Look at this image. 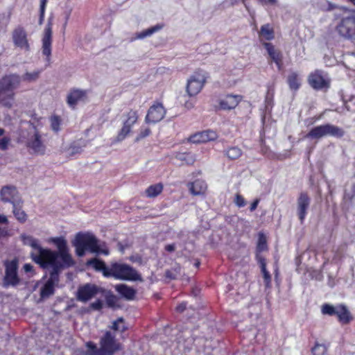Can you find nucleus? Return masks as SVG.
<instances>
[{"instance_id":"1","label":"nucleus","mask_w":355,"mask_h":355,"mask_svg":"<svg viewBox=\"0 0 355 355\" xmlns=\"http://www.w3.org/2000/svg\"><path fill=\"white\" fill-rule=\"evenodd\" d=\"M20 238L24 245H29L33 249L31 253V257L32 259L39 265L50 263L52 259L60 257V252L62 250L69 252L67 241L62 236L49 239V242L55 245L58 251L43 248L39 245L38 241L32 236L23 234L20 236Z\"/></svg>"},{"instance_id":"2","label":"nucleus","mask_w":355,"mask_h":355,"mask_svg":"<svg viewBox=\"0 0 355 355\" xmlns=\"http://www.w3.org/2000/svg\"><path fill=\"white\" fill-rule=\"evenodd\" d=\"M60 252V257L52 259L50 263L40 265L44 269L51 270L49 279L40 289V296L42 299L48 298L54 294L55 287L60 281V272L75 264L69 252H67L65 250H62Z\"/></svg>"},{"instance_id":"3","label":"nucleus","mask_w":355,"mask_h":355,"mask_svg":"<svg viewBox=\"0 0 355 355\" xmlns=\"http://www.w3.org/2000/svg\"><path fill=\"white\" fill-rule=\"evenodd\" d=\"M76 253L78 257H83L86 250L92 253L108 255L110 252L105 243H100L97 238L92 233H78L73 241Z\"/></svg>"},{"instance_id":"4","label":"nucleus","mask_w":355,"mask_h":355,"mask_svg":"<svg viewBox=\"0 0 355 355\" xmlns=\"http://www.w3.org/2000/svg\"><path fill=\"white\" fill-rule=\"evenodd\" d=\"M21 77L16 73L5 75L0 78V104L10 108L15 99L14 90L19 87Z\"/></svg>"},{"instance_id":"5","label":"nucleus","mask_w":355,"mask_h":355,"mask_svg":"<svg viewBox=\"0 0 355 355\" xmlns=\"http://www.w3.org/2000/svg\"><path fill=\"white\" fill-rule=\"evenodd\" d=\"M99 345L100 347L98 348L94 343H87V350L85 355H113L121 348V344L116 340L115 336L110 331H107L101 337Z\"/></svg>"},{"instance_id":"6","label":"nucleus","mask_w":355,"mask_h":355,"mask_svg":"<svg viewBox=\"0 0 355 355\" xmlns=\"http://www.w3.org/2000/svg\"><path fill=\"white\" fill-rule=\"evenodd\" d=\"M105 277H113L115 279L127 281H144L141 275L132 266L125 264L113 263L110 266V272L105 274Z\"/></svg>"},{"instance_id":"7","label":"nucleus","mask_w":355,"mask_h":355,"mask_svg":"<svg viewBox=\"0 0 355 355\" xmlns=\"http://www.w3.org/2000/svg\"><path fill=\"white\" fill-rule=\"evenodd\" d=\"M336 31L340 37L355 41V11L347 14L339 20Z\"/></svg>"},{"instance_id":"8","label":"nucleus","mask_w":355,"mask_h":355,"mask_svg":"<svg viewBox=\"0 0 355 355\" xmlns=\"http://www.w3.org/2000/svg\"><path fill=\"white\" fill-rule=\"evenodd\" d=\"M344 133L345 132L342 128L330 123H327L314 127L305 137L315 139H319L326 136L342 137Z\"/></svg>"},{"instance_id":"9","label":"nucleus","mask_w":355,"mask_h":355,"mask_svg":"<svg viewBox=\"0 0 355 355\" xmlns=\"http://www.w3.org/2000/svg\"><path fill=\"white\" fill-rule=\"evenodd\" d=\"M321 311L324 315H336L338 317V321L343 324L349 323L353 319L349 309L343 304L334 306L331 304H324L322 306Z\"/></svg>"},{"instance_id":"10","label":"nucleus","mask_w":355,"mask_h":355,"mask_svg":"<svg viewBox=\"0 0 355 355\" xmlns=\"http://www.w3.org/2000/svg\"><path fill=\"white\" fill-rule=\"evenodd\" d=\"M28 152L32 155H43L46 152V146L42 140V136L34 128V131L30 133L26 143Z\"/></svg>"},{"instance_id":"11","label":"nucleus","mask_w":355,"mask_h":355,"mask_svg":"<svg viewBox=\"0 0 355 355\" xmlns=\"http://www.w3.org/2000/svg\"><path fill=\"white\" fill-rule=\"evenodd\" d=\"M138 114L136 111L130 110L125 115L121 129L118 132L114 142L123 141L131 131L132 125L137 121Z\"/></svg>"},{"instance_id":"12","label":"nucleus","mask_w":355,"mask_h":355,"mask_svg":"<svg viewBox=\"0 0 355 355\" xmlns=\"http://www.w3.org/2000/svg\"><path fill=\"white\" fill-rule=\"evenodd\" d=\"M6 275L3 279L5 286H17L19 282L17 275V261L16 259L5 263Z\"/></svg>"},{"instance_id":"13","label":"nucleus","mask_w":355,"mask_h":355,"mask_svg":"<svg viewBox=\"0 0 355 355\" xmlns=\"http://www.w3.org/2000/svg\"><path fill=\"white\" fill-rule=\"evenodd\" d=\"M205 82V78L200 73L191 76L187 80L186 92L189 96L197 95L202 89Z\"/></svg>"},{"instance_id":"14","label":"nucleus","mask_w":355,"mask_h":355,"mask_svg":"<svg viewBox=\"0 0 355 355\" xmlns=\"http://www.w3.org/2000/svg\"><path fill=\"white\" fill-rule=\"evenodd\" d=\"M12 38L15 46L29 51L30 45L27 38V33L25 29L19 26L16 27L12 33Z\"/></svg>"},{"instance_id":"15","label":"nucleus","mask_w":355,"mask_h":355,"mask_svg":"<svg viewBox=\"0 0 355 355\" xmlns=\"http://www.w3.org/2000/svg\"><path fill=\"white\" fill-rule=\"evenodd\" d=\"M100 291L101 288L97 286L86 284L78 288L76 296L77 300L82 302H87L99 293Z\"/></svg>"},{"instance_id":"16","label":"nucleus","mask_w":355,"mask_h":355,"mask_svg":"<svg viewBox=\"0 0 355 355\" xmlns=\"http://www.w3.org/2000/svg\"><path fill=\"white\" fill-rule=\"evenodd\" d=\"M0 199L3 202L12 205L21 200L17 188L12 185L3 186L0 190Z\"/></svg>"},{"instance_id":"17","label":"nucleus","mask_w":355,"mask_h":355,"mask_svg":"<svg viewBox=\"0 0 355 355\" xmlns=\"http://www.w3.org/2000/svg\"><path fill=\"white\" fill-rule=\"evenodd\" d=\"M166 114V110L159 103L153 104L148 110L146 117L147 123H155L160 121Z\"/></svg>"},{"instance_id":"18","label":"nucleus","mask_w":355,"mask_h":355,"mask_svg":"<svg viewBox=\"0 0 355 355\" xmlns=\"http://www.w3.org/2000/svg\"><path fill=\"white\" fill-rule=\"evenodd\" d=\"M308 81L309 85L315 89H322L329 87V82L324 79L322 71L319 70L315 71L309 76Z\"/></svg>"},{"instance_id":"19","label":"nucleus","mask_w":355,"mask_h":355,"mask_svg":"<svg viewBox=\"0 0 355 355\" xmlns=\"http://www.w3.org/2000/svg\"><path fill=\"white\" fill-rule=\"evenodd\" d=\"M51 37L52 28L51 24L49 23L46 27L42 38V53L46 57V60L49 63L51 55Z\"/></svg>"},{"instance_id":"20","label":"nucleus","mask_w":355,"mask_h":355,"mask_svg":"<svg viewBox=\"0 0 355 355\" xmlns=\"http://www.w3.org/2000/svg\"><path fill=\"white\" fill-rule=\"evenodd\" d=\"M311 199L307 194L302 193L297 200V214L301 223L303 222L310 205Z\"/></svg>"},{"instance_id":"21","label":"nucleus","mask_w":355,"mask_h":355,"mask_svg":"<svg viewBox=\"0 0 355 355\" xmlns=\"http://www.w3.org/2000/svg\"><path fill=\"white\" fill-rule=\"evenodd\" d=\"M218 135L215 131L206 130L191 135L189 140L193 144L206 143L216 139Z\"/></svg>"},{"instance_id":"22","label":"nucleus","mask_w":355,"mask_h":355,"mask_svg":"<svg viewBox=\"0 0 355 355\" xmlns=\"http://www.w3.org/2000/svg\"><path fill=\"white\" fill-rule=\"evenodd\" d=\"M241 99L242 96L240 95H227L220 101V107L223 110L234 109L238 105Z\"/></svg>"},{"instance_id":"23","label":"nucleus","mask_w":355,"mask_h":355,"mask_svg":"<svg viewBox=\"0 0 355 355\" xmlns=\"http://www.w3.org/2000/svg\"><path fill=\"white\" fill-rule=\"evenodd\" d=\"M86 98V92L81 89L71 90L67 95V103L72 107H74L76 104L83 101Z\"/></svg>"},{"instance_id":"24","label":"nucleus","mask_w":355,"mask_h":355,"mask_svg":"<svg viewBox=\"0 0 355 355\" xmlns=\"http://www.w3.org/2000/svg\"><path fill=\"white\" fill-rule=\"evenodd\" d=\"M190 192L193 196H200L205 193L207 186L206 182L202 180H196L188 184Z\"/></svg>"},{"instance_id":"25","label":"nucleus","mask_w":355,"mask_h":355,"mask_svg":"<svg viewBox=\"0 0 355 355\" xmlns=\"http://www.w3.org/2000/svg\"><path fill=\"white\" fill-rule=\"evenodd\" d=\"M116 291L128 300H133L136 291L125 284H119L115 286Z\"/></svg>"},{"instance_id":"26","label":"nucleus","mask_w":355,"mask_h":355,"mask_svg":"<svg viewBox=\"0 0 355 355\" xmlns=\"http://www.w3.org/2000/svg\"><path fill=\"white\" fill-rule=\"evenodd\" d=\"M86 264L92 266L96 271L102 272L104 276L105 274L110 272V267L107 268L104 261L98 259H91L87 261Z\"/></svg>"},{"instance_id":"27","label":"nucleus","mask_w":355,"mask_h":355,"mask_svg":"<svg viewBox=\"0 0 355 355\" xmlns=\"http://www.w3.org/2000/svg\"><path fill=\"white\" fill-rule=\"evenodd\" d=\"M263 46L266 48L269 56L279 68L282 62V55L279 51L276 50L275 46L270 43L264 42Z\"/></svg>"},{"instance_id":"28","label":"nucleus","mask_w":355,"mask_h":355,"mask_svg":"<svg viewBox=\"0 0 355 355\" xmlns=\"http://www.w3.org/2000/svg\"><path fill=\"white\" fill-rule=\"evenodd\" d=\"M22 206V202L21 200L15 204L12 205V213L16 218V219L21 223H24L27 220V214L25 213V211L21 209Z\"/></svg>"},{"instance_id":"29","label":"nucleus","mask_w":355,"mask_h":355,"mask_svg":"<svg viewBox=\"0 0 355 355\" xmlns=\"http://www.w3.org/2000/svg\"><path fill=\"white\" fill-rule=\"evenodd\" d=\"M175 158L180 164L192 165L196 160V155L190 153H178Z\"/></svg>"},{"instance_id":"30","label":"nucleus","mask_w":355,"mask_h":355,"mask_svg":"<svg viewBox=\"0 0 355 355\" xmlns=\"http://www.w3.org/2000/svg\"><path fill=\"white\" fill-rule=\"evenodd\" d=\"M162 28H163V25L157 24V25L152 26L148 29H146L141 32L135 33L134 39L142 40L146 37L150 36L154 33L160 31Z\"/></svg>"},{"instance_id":"31","label":"nucleus","mask_w":355,"mask_h":355,"mask_svg":"<svg viewBox=\"0 0 355 355\" xmlns=\"http://www.w3.org/2000/svg\"><path fill=\"white\" fill-rule=\"evenodd\" d=\"M355 197V181L349 182L345 187L344 199L352 201Z\"/></svg>"},{"instance_id":"32","label":"nucleus","mask_w":355,"mask_h":355,"mask_svg":"<svg viewBox=\"0 0 355 355\" xmlns=\"http://www.w3.org/2000/svg\"><path fill=\"white\" fill-rule=\"evenodd\" d=\"M163 189V185L160 183L150 186L146 190V196L149 198H155L157 196Z\"/></svg>"},{"instance_id":"33","label":"nucleus","mask_w":355,"mask_h":355,"mask_svg":"<svg viewBox=\"0 0 355 355\" xmlns=\"http://www.w3.org/2000/svg\"><path fill=\"white\" fill-rule=\"evenodd\" d=\"M288 83L291 89L297 90L300 86L298 75L295 72H292L288 76Z\"/></svg>"},{"instance_id":"34","label":"nucleus","mask_w":355,"mask_h":355,"mask_svg":"<svg viewBox=\"0 0 355 355\" xmlns=\"http://www.w3.org/2000/svg\"><path fill=\"white\" fill-rule=\"evenodd\" d=\"M40 73V70H35L32 72L27 71L21 77V80H23L24 81L29 83L35 82L39 78Z\"/></svg>"},{"instance_id":"35","label":"nucleus","mask_w":355,"mask_h":355,"mask_svg":"<svg viewBox=\"0 0 355 355\" xmlns=\"http://www.w3.org/2000/svg\"><path fill=\"white\" fill-rule=\"evenodd\" d=\"M259 34L267 40L274 38V31L269 24H265L261 27Z\"/></svg>"},{"instance_id":"36","label":"nucleus","mask_w":355,"mask_h":355,"mask_svg":"<svg viewBox=\"0 0 355 355\" xmlns=\"http://www.w3.org/2000/svg\"><path fill=\"white\" fill-rule=\"evenodd\" d=\"M180 265L175 264L171 270L166 271L165 276L169 279H177L180 275Z\"/></svg>"},{"instance_id":"37","label":"nucleus","mask_w":355,"mask_h":355,"mask_svg":"<svg viewBox=\"0 0 355 355\" xmlns=\"http://www.w3.org/2000/svg\"><path fill=\"white\" fill-rule=\"evenodd\" d=\"M51 128L53 131L58 132L61 129L62 119L59 116L53 115L50 117Z\"/></svg>"},{"instance_id":"38","label":"nucleus","mask_w":355,"mask_h":355,"mask_svg":"<svg viewBox=\"0 0 355 355\" xmlns=\"http://www.w3.org/2000/svg\"><path fill=\"white\" fill-rule=\"evenodd\" d=\"M242 154L241 150L238 147H231L228 148L225 155L230 159H236L239 158Z\"/></svg>"},{"instance_id":"39","label":"nucleus","mask_w":355,"mask_h":355,"mask_svg":"<svg viewBox=\"0 0 355 355\" xmlns=\"http://www.w3.org/2000/svg\"><path fill=\"white\" fill-rule=\"evenodd\" d=\"M112 329L115 331L123 332L126 329L123 318H120L114 321L112 324Z\"/></svg>"},{"instance_id":"40","label":"nucleus","mask_w":355,"mask_h":355,"mask_svg":"<svg viewBox=\"0 0 355 355\" xmlns=\"http://www.w3.org/2000/svg\"><path fill=\"white\" fill-rule=\"evenodd\" d=\"M327 349L324 345L321 344H315V346L312 348L313 355H324L326 353Z\"/></svg>"},{"instance_id":"41","label":"nucleus","mask_w":355,"mask_h":355,"mask_svg":"<svg viewBox=\"0 0 355 355\" xmlns=\"http://www.w3.org/2000/svg\"><path fill=\"white\" fill-rule=\"evenodd\" d=\"M266 248H267L266 238L263 234L260 233L259 234L257 250L259 251H263V250H266Z\"/></svg>"},{"instance_id":"42","label":"nucleus","mask_w":355,"mask_h":355,"mask_svg":"<svg viewBox=\"0 0 355 355\" xmlns=\"http://www.w3.org/2000/svg\"><path fill=\"white\" fill-rule=\"evenodd\" d=\"M105 300L106 304L109 307H114L116 306V304L117 302V298L116 297L112 294L111 293H108L105 295Z\"/></svg>"},{"instance_id":"43","label":"nucleus","mask_w":355,"mask_h":355,"mask_svg":"<svg viewBox=\"0 0 355 355\" xmlns=\"http://www.w3.org/2000/svg\"><path fill=\"white\" fill-rule=\"evenodd\" d=\"M234 202L239 207H243L245 205V201L243 197L240 194L236 195Z\"/></svg>"},{"instance_id":"44","label":"nucleus","mask_w":355,"mask_h":355,"mask_svg":"<svg viewBox=\"0 0 355 355\" xmlns=\"http://www.w3.org/2000/svg\"><path fill=\"white\" fill-rule=\"evenodd\" d=\"M261 272L263 273L266 286H268L271 281V277L269 272L267 271L266 268L261 269Z\"/></svg>"},{"instance_id":"45","label":"nucleus","mask_w":355,"mask_h":355,"mask_svg":"<svg viewBox=\"0 0 355 355\" xmlns=\"http://www.w3.org/2000/svg\"><path fill=\"white\" fill-rule=\"evenodd\" d=\"M10 141V139L8 137H3L0 139V149L6 150L8 148V146Z\"/></svg>"},{"instance_id":"46","label":"nucleus","mask_w":355,"mask_h":355,"mask_svg":"<svg viewBox=\"0 0 355 355\" xmlns=\"http://www.w3.org/2000/svg\"><path fill=\"white\" fill-rule=\"evenodd\" d=\"M90 307L94 310L99 311L103 307V303L101 300H98L96 302L90 304Z\"/></svg>"},{"instance_id":"47","label":"nucleus","mask_w":355,"mask_h":355,"mask_svg":"<svg viewBox=\"0 0 355 355\" xmlns=\"http://www.w3.org/2000/svg\"><path fill=\"white\" fill-rule=\"evenodd\" d=\"M150 130L149 128H146L144 130L141 131L139 135L137 137L136 140L138 141L140 139L144 138L150 135Z\"/></svg>"},{"instance_id":"48","label":"nucleus","mask_w":355,"mask_h":355,"mask_svg":"<svg viewBox=\"0 0 355 355\" xmlns=\"http://www.w3.org/2000/svg\"><path fill=\"white\" fill-rule=\"evenodd\" d=\"M257 259H258V261L260 264L261 268V269L266 268V263L265 259L259 255H257Z\"/></svg>"},{"instance_id":"49","label":"nucleus","mask_w":355,"mask_h":355,"mask_svg":"<svg viewBox=\"0 0 355 355\" xmlns=\"http://www.w3.org/2000/svg\"><path fill=\"white\" fill-rule=\"evenodd\" d=\"M165 250L169 252H172L173 251L175 250L176 249V246H175V244L174 243H172V244H168L165 246Z\"/></svg>"},{"instance_id":"50","label":"nucleus","mask_w":355,"mask_h":355,"mask_svg":"<svg viewBox=\"0 0 355 355\" xmlns=\"http://www.w3.org/2000/svg\"><path fill=\"white\" fill-rule=\"evenodd\" d=\"M46 2H47V0H41L40 1V11L42 12V17H43V15L44 14V10H45V6H46Z\"/></svg>"},{"instance_id":"51","label":"nucleus","mask_w":355,"mask_h":355,"mask_svg":"<svg viewBox=\"0 0 355 355\" xmlns=\"http://www.w3.org/2000/svg\"><path fill=\"white\" fill-rule=\"evenodd\" d=\"M186 309V303L183 302L176 307L177 311L182 313Z\"/></svg>"},{"instance_id":"52","label":"nucleus","mask_w":355,"mask_h":355,"mask_svg":"<svg viewBox=\"0 0 355 355\" xmlns=\"http://www.w3.org/2000/svg\"><path fill=\"white\" fill-rule=\"evenodd\" d=\"M259 200L256 199L250 205V209L251 211L255 210L257 207V205L259 204Z\"/></svg>"},{"instance_id":"53","label":"nucleus","mask_w":355,"mask_h":355,"mask_svg":"<svg viewBox=\"0 0 355 355\" xmlns=\"http://www.w3.org/2000/svg\"><path fill=\"white\" fill-rule=\"evenodd\" d=\"M8 235V230L6 228L0 227V237L7 236Z\"/></svg>"},{"instance_id":"54","label":"nucleus","mask_w":355,"mask_h":355,"mask_svg":"<svg viewBox=\"0 0 355 355\" xmlns=\"http://www.w3.org/2000/svg\"><path fill=\"white\" fill-rule=\"evenodd\" d=\"M0 223H2V224H8V218L5 215L0 214Z\"/></svg>"},{"instance_id":"55","label":"nucleus","mask_w":355,"mask_h":355,"mask_svg":"<svg viewBox=\"0 0 355 355\" xmlns=\"http://www.w3.org/2000/svg\"><path fill=\"white\" fill-rule=\"evenodd\" d=\"M33 266L29 263H26L24 266V269L25 272H29L33 270Z\"/></svg>"},{"instance_id":"56","label":"nucleus","mask_w":355,"mask_h":355,"mask_svg":"<svg viewBox=\"0 0 355 355\" xmlns=\"http://www.w3.org/2000/svg\"><path fill=\"white\" fill-rule=\"evenodd\" d=\"M263 3L275 4L277 0H259Z\"/></svg>"},{"instance_id":"57","label":"nucleus","mask_w":355,"mask_h":355,"mask_svg":"<svg viewBox=\"0 0 355 355\" xmlns=\"http://www.w3.org/2000/svg\"><path fill=\"white\" fill-rule=\"evenodd\" d=\"M71 154L73 155V154H75V153H77L79 152L78 149H76V147L75 146H71Z\"/></svg>"},{"instance_id":"58","label":"nucleus","mask_w":355,"mask_h":355,"mask_svg":"<svg viewBox=\"0 0 355 355\" xmlns=\"http://www.w3.org/2000/svg\"><path fill=\"white\" fill-rule=\"evenodd\" d=\"M337 8H338V6L336 5L333 4L331 3H329V8L328 9L329 10H334V9Z\"/></svg>"},{"instance_id":"59","label":"nucleus","mask_w":355,"mask_h":355,"mask_svg":"<svg viewBox=\"0 0 355 355\" xmlns=\"http://www.w3.org/2000/svg\"><path fill=\"white\" fill-rule=\"evenodd\" d=\"M185 105H186V107H187V108H191V107H193V104H192L191 103H187L185 104Z\"/></svg>"},{"instance_id":"60","label":"nucleus","mask_w":355,"mask_h":355,"mask_svg":"<svg viewBox=\"0 0 355 355\" xmlns=\"http://www.w3.org/2000/svg\"><path fill=\"white\" fill-rule=\"evenodd\" d=\"M44 16L42 17V12H40V24H41L42 23Z\"/></svg>"},{"instance_id":"61","label":"nucleus","mask_w":355,"mask_h":355,"mask_svg":"<svg viewBox=\"0 0 355 355\" xmlns=\"http://www.w3.org/2000/svg\"><path fill=\"white\" fill-rule=\"evenodd\" d=\"M4 133V130L2 128H0V136L3 135Z\"/></svg>"},{"instance_id":"62","label":"nucleus","mask_w":355,"mask_h":355,"mask_svg":"<svg viewBox=\"0 0 355 355\" xmlns=\"http://www.w3.org/2000/svg\"><path fill=\"white\" fill-rule=\"evenodd\" d=\"M199 264H200L199 262L196 263V266L198 267L199 266Z\"/></svg>"}]
</instances>
